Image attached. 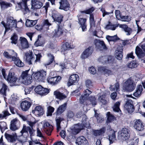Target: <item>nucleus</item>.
<instances>
[{
  "label": "nucleus",
  "instance_id": "de8ad7c7",
  "mask_svg": "<svg viewBox=\"0 0 145 145\" xmlns=\"http://www.w3.org/2000/svg\"><path fill=\"white\" fill-rule=\"evenodd\" d=\"M0 127L2 133L5 129H7V123L4 121L0 122Z\"/></svg>",
  "mask_w": 145,
  "mask_h": 145
},
{
  "label": "nucleus",
  "instance_id": "a211bd4d",
  "mask_svg": "<svg viewBox=\"0 0 145 145\" xmlns=\"http://www.w3.org/2000/svg\"><path fill=\"white\" fill-rule=\"evenodd\" d=\"M119 26L122 29L126 35L127 36L130 35L133 32V30L132 29L128 27V26L126 24H119Z\"/></svg>",
  "mask_w": 145,
  "mask_h": 145
},
{
  "label": "nucleus",
  "instance_id": "72a5a7b5",
  "mask_svg": "<svg viewBox=\"0 0 145 145\" xmlns=\"http://www.w3.org/2000/svg\"><path fill=\"white\" fill-rule=\"evenodd\" d=\"M98 70L100 72L103 73L105 75H109L112 73L110 71L101 66L98 67Z\"/></svg>",
  "mask_w": 145,
  "mask_h": 145
},
{
  "label": "nucleus",
  "instance_id": "6ab92c4d",
  "mask_svg": "<svg viewBox=\"0 0 145 145\" xmlns=\"http://www.w3.org/2000/svg\"><path fill=\"white\" fill-rule=\"evenodd\" d=\"M51 24L47 20H44L42 23V25H37L35 26V28L38 30H40L43 28L47 29Z\"/></svg>",
  "mask_w": 145,
  "mask_h": 145
},
{
  "label": "nucleus",
  "instance_id": "8fccbe9b",
  "mask_svg": "<svg viewBox=\"0 0 145 145\" xmlns=\"http://www.w3.org/2000/svg\"><path fill=\"white\" fill-rule=\"evenodd\" d=\"M119 24L118 25H112L109 24L106 26V28L107 29H110L112 30H115L116 27L119 26Z\"/></svg>",
  "mask_w": 145,
  "mask_h": 145
},
{
  "label": "nucleus",
  "instance_id": "dca6fc26",
  "mask_svg": "<svg viewBox=\"0 0 145 145\" xmlns=\"http://www.w3.org/2000/svg\"><path fill=\"white\" fill-rule=\"evenodd\" d=\"M18 78L14 76V74L11 72H9L7 76V80L13 85H17V81Z\"/></svg>",
  "mask_w": 145,
  "mask_h": 145
},
{
  "label": "nucleus",
  "instance_id": "aec40b11",
  "mask_svg": "<svg viewBox=\"0 0 145 145\" xmlns=\"http://www.w3.org/2000/svg\"><path fill=\"white\" fill-rule=\"evenodd\" d=\"M79 77L78 75L75 74L71 75L69 77L68 84L69 86L73 85L74 84L77 82L79 80Z\"/></svg>",
  "mask_w": 145,
  "mask_h": 145
},
{
  "label": "nucleus",
  "instance_id": "a19ab883",
  "mask_svg": "<svg viewBox=\"0 0 145 145\" xmlns=\"http://www.w3.org/2000/svg\"><path fill=\"white\" fill-rule=\"evenodd\" d=\"M0 4L1 8L3 9L12 6V5L11 3L5 1L0 2Z\"/></svg>",
  "mask_w": 145,
  "mask_h": 145
},
{
  "label": "nucleus",
  "instance_id": "a18cd8bd",
  "mask_svg": "<svg viewBox=\"0 0 145 145\" xmlns=\"http://www.w3.org/2000/svg\"><path fill=\"white\" fill-rule=\"evenodd\" d=\"M47 56L49 59L48 61L45 64L46 65H48L52 63L54 60V57L51 54L49 53L47 54Z\"/></svg>",
  "mask_w": 145,
  "mask_h": 145
},
{
  "label": "nucleus",
  "instance_id": "9d476101",
  "mask_svg": "<svg viewBox=\"0 0 145 145\" xmlns=\"http://www.w3.org/2000/svg\"><path fill=\"white\" fill-rule=\"evenodd\" d=\"M95 48L97 50L102 51L106 50L107 49L104 41L99 40H96L94 41Z\"/></svg>",
  "mask_w": 145,
  "mask_h": 145
},
{
  "label": "nucleus",
  "instance_id": "c756f323",
  "mask_svg": "<svg viewBox=\"0 0 145 145\" xmlns=\"http://www.w3.org/2000/svg\"><path fill=\"white\" fill-rule=\"evenodd\" d=\"M5 137L8 142H13L15 141L17 138V136L16 134L15 135H12L6 133L5 135Z\"/></svg>",
  "mask_w": 145,
  "mask_h": 145
},
{
  "label": "nucleus",
  "instance_id": "e433bc0d",
  "mask_svg": "<svg viewBox=\"0 0 145 145\" xmlns=\"http://www.w3.org/2000/svg\"><path fill=\"white\" fill-rule=\"evenodd\" d=\"M37 21V20H33L27 19L25 22V25L27 27H32L36 24Z\"/></svg>",
  "mask_w": 145,
  "mask_h": 145
},
{
  "label": "nucleus",
  "instance_id": "ddd939ff",
  "mask_svg": "<svg viewBox=\"0 0 145 145\" xmlns=\"http://www.w3.org/2000/svg\"><path fill=\"white\" fill-rule=\"evenodd\" d=\"M60 6L59 8L67 11L70 8V5L67 0H60L59 2Z\"/></svg>",
  "mask_w": 145,
  "mask_h": 145
},
{
  "label": "nucleus",
  "instance_id": "bf43d9fd",
  "mask_svg": "<svg viewBox=\"0 0 145 145\" xmlns=\"http://www.w3.org/2000/svg\"><path fill=\"white\" fill-rule=\"evenodd\" d=\"M62 120V119L60 118H59L56 120L57 129L58 132L61 128L60 124Z\"/></svg>",
  "mask_w": 145,
  "mask_h": 145
},
{
  "label": "nucleus",
  "instance_id": "603ef678",
  "mask_svg": "<svg viewBox=\"0 0 145 145\" xmlns=\"http://www.w3.org/2000/svg\"><path fill=\"white\" fill-rule=\"evenodd\" d=\"M60 66L62 70L64 68L68 69L70 66V63L69 62H65L64 63H60Z\"/></svg>",
  "mask_w": 145,
  "mask_h": 145
},
{
  "label": "nucleus",
  "instance_id": "473e14b6",
  "mask_svg": "<svg viewBox=\"0 0 145 145\" xmlns=\"http://www.w3.org/2000/svg\"><path fill=\"white\" fill-rule=\"evenodd\" d=\"M19 123V121L16 119H14L11 122L10 129L13 131H15L17 129V124Z\"/></svg>",
  "mask_w": 145,
  "mask_h": 145
},
{
  "label": "nucleus",
  "instance_id": "ea45409f",
  "mask_svg": "<svg viewBox=\"0 0 145 145\" xmlns=\"http://www.w3.org/2000/svg\"><path fill=\"white\" fill-rule=\"evenodd\" d=\"M66 103H64L63 104L59 106L57 110V114H59L63 112L66 109Z\"/></svg>",
  "mask_w": 145,
  "mask_h": 145
},
{
  "label": "nucleus",
  "instance_id": "f257e3e1",
  "mask_svg": "<svg viewBox=\"0 0 145 145\" xmlns=\"http://www.w3.org/2000/svg\"><path fill=\"white\" fill-rule=\"evenodd\" d=\"M21 0L16 4L15 8L16 10L22 9L24 14H26L31 10L39 9L43 6V3L39 0Z\"/></svg>",
  "mask_w": 145,
  "mask_h": 145
},
{
  "label": "nucleus",
  "instance_id": "09e8293b",
  "mask_svg": "<svg viewBox=\"0 0 145 145\" xmlns=\"http://www.w3.org/2000/svg\"><path fill=\"white\" fill-rule=\"evenodd\" d=\"M110 90L112 91H118L119 89V84L117 83L114 86H111L110 87Z\"/></svg>",
  "mask_w": 145,
  "mask_h": 145
},
{
  "label": "nucleus",
  "instance_id": "4c0bfd02",
  "mask_svg": "<svg viewBox=\"0 0 145 145\" xmlns=\"http://www.w3.org/2000/svg\"><path fill=\"white\" fill-rule=\"evenodd\" d=\"M74 48V46L71 45V44H69L67 42H66L64 44L61 48V51L64 52L69 50L70 49L72 48Z\"/></svg>",
  "mask_w": 145,
  "mask_h": 145
},
{
  "label": "nucleus",
  "instance_id": "0eeeda50",
  "mask_svg": "<svg viewBox=\"0 0 145 145\" xmlns=\"http://www.w3.org/2000/svg\"><path fill=\"white\" fill-rule=\"evenodd\" d=\"M129 136V130L126 128H123L121 131L118 132V137L123 140L128 139Z\"/></svg>",
  "mask_w": 145,
  "mask_h": 145
},
{
  "label": "nucleus",
  "instance_id": "39448f33",
  "mask_svg": "<svg viewBox=\"0 0 145 145\" xmlns=\"http://www.w3.org/2000/svg\"><path fill=\"white\" fill-rule=\"evenodd\" d=\"M136 84L131 78L128 79L124 84L123 89L126 91L131 92L135 89Z\"/></svg>",
  "mask_w": 145,
  "mask_h": 145
},
{
  "label": "nucleus",
  "instance_id": "79ce46f5",
  "mask_svg": "<svg viewBox=\"0 0 145 145\" xmlns=\"http://www.w3.org/2000/svg\"><path fill=\"white\" fill-rule=\"evenodd\" d=\"M105 95L102 94L98 97V100L99 102L103 105L107 104V101L105 98Z\"/></svg>",
  "mask_w": 145,
  "mask_h": 145
},
{
  "label": "nucleus",
  "instance_id": "7ed1b4c3",
  "mask_svg": "<svg viewBox=\"0 0 145 145\" xmlns=\"http://www.w3.org/2000/svg\"><path fill=\"white\" fill-rule=\"evenodd\" d=\"M91 93V91L88 89H86L85 91L84 94L82 95L80 98V103L84 105L92 104L93 105H96V99L95 96L89 97V95Z\"/></svg>",
  "mask_w": 145,
  "mask_h": 145
},
{
  "label": "nucleus",
  "instance_id": "3c124183",
  "mask_svg": "<svg viewBox=\"0 0 145 145\" xmlns=\"http://www.w3.org/2000/svg\"><path fill=\"white\" fill-rule=\"evenodd\" d=\"M107 122H110L114 120L115 119L114 116L112 114H111L110 112H108L107 113Z\"/></svg>",
  "mask_w": 145,
  "mask_h": 145
},
{
  "label": "nucleus",
  "instance_id": "5701e85b",
  "mask_svg": "<svg viewBox=\"0 0 145 145\" xmlns=\"http://www.w3.org/2000/svg\"><path fill=\"white\" fill-rule=\"evenodd\" d=\"M59 76H55L49 78L48 80V82L52 85L57 84L61 79Z\"/></svg>",
  "mask_w": 145,
  "mask_h": 145
},
{
  "label": "nucleus",
  "instance_id": "58836bf2",
  "mask_svg": "<svg viewBox=\"0 0 145 145\" xmlns=\"http://www.w3.org/2000/svg\"><path fill=\"white\" fill-rule=\"evenodd\" d=\"M135 53L137 56L139 58L145 56V53L142 51L139 47L138 46L136 48Z\"/></svg>",
  "mask_w": 145,
  "mask_h": 145
},
{
  "label": "nucleus",
  "instance_id": "69168bd1",
  "mask_svg": "<svg viewBox=\"0 0 145 145\" xmlns=\"http://www.w3.org/2000/svg\"><path fill=\"white\" fill-rule=\"evenodd\" d=\"M95 117H96L97 121L98 123H101L103 120V118L101 117L100 116L99 114H95Z\"/></svg>",
  "mask_w": 145,
  "mask_h": 145
},
{
  "label": "nucleus",
  "instance_id": "0e129e2a",
  "mask_svg": "<svg viewBox=\"0 0 145 145\" xmlns=\"http://www.w3.org/2000/svg\"><path fill=\"white\" fill-rule=\"evenodd\" d=\"M94 9L93 7H92L89 8L86 10L81 11L82 13H85L86 14H89L92 12L94 10Z\"/></svg>",
  "mask_w": 145,
  "mask_h": 145
},
{
  "label": "nucleus",
  "instance_id": "864d4df0",
  "mask_svg": "<svg viewBox=\"0 0 145 145\" xmlns=\"http://www.w3.org/2000/svg\"><path fill=\"white\" fill-rule=\"evenodd\" d=\"M18 39L17 36L15 34H14L11 38V40H12L11 42L12 44H16L17 42Z\"/></svg>",
  "mask_w": 145,
  "mask_h": 145
},
{
  "label": "nucleus",
  "instance_id": "4468645a",
  "mask_svg": "<svg viewBox=\"0 0 145 145\" xmlns=\"http://www.w3.org/2000/svg\"><path fill=\"white\" fill-rule=\"evenodd\" d=\"M32 103L31 101L26 100L22 101L20 104V107L24 111H28L31 106Z\"/></svg>",
  "mask_w": 145,
  "mask_h": 145
},
{
  "label": "nucleus",
  "instance_id": "5fc2aeb1",
  "mask_svg": "<svg viewBox=\"0 0 145 145\" xmlns=\"http://www.w3.org/2000/svg\"><path fill=\"white\" fill-rule=\"evenodd\" d=\"M63 18V16L61 15H59L57 16L55 18L54 17V20L58 22L59 24L62 21Z\"/></svg>",
  "mask_w": 145,
  "mask_h": 145
},
{
  "label": "nucleus",
  "instance_id": "bb28decb",
  "mask_svg": "<svg viewBox=\"0 0 145 145\" xmlns=\"http://www.w3.org/2000/svg\"><path fill=\"white\" fill-rule=\"evenodd\" d=\"M12 60L14 61L15 64L18 67H22L24 65V63L16 56H13L12 57Z\"/></svg>",
  "mask_w": 145,
  "mask_h": 145
},
{
  "label": "nucleus",
  "instance_id": "423d86ee",
  "mask_svg": "<svg viewBox=\"0 0 145 145\" xmlns=\"http://www.w3.org/2000/svg\"><path fill=\"white\" fill-rule=\"evenodd\" d=\"M28 71L23 72L21 75L22 82L24 84L28 85L32 82V77L31 75L28 73Z\"/></svg>",
  "mask_w": 145,
  "mask_h": 145
},
{
  "label": "nucleus",
  "instance_id": "6e6d98bb",
  "mask_svg": "<svg viewBox=\"0 0 145 145\" xmlns=\"http://www.w3.org/2000/svg\"><path fill=\"white\" fill-rule=\"evenodd\" d=\"M90 28H92L95 27V22L94 20V17L93 14H91L90 15Z\"/></svg>",
  "mask_w": 145,
  "mask_h": 145
},
{
  "label": "nucleus",
  "instance_id": "1a4fd4ad",
  "mask_svg": "<svg viewBox=\"0 0 145 145\" xmlns=\"http://www.w3.org/2000/svg\"><path fill=\"white\" fill-rule=\"evenodd\" d=\"M84 126L89 128V124L88 123L87 124H85L83 123L82 124L78 123L75 125L74 127L72 129V133L74 135L78 133L83 128Z\"/></svg>",
  "mask_w": 145,
  "mask_h": 145
},
{
  "label": "nucleus",
  "instance_id": "c9c22d12",
  "mask_svg": "<svg viewBox=\"0 0 145 145\" xmlns=\"http://www.w3.org/2000/svg\"><path fill=\"white\" fill-rule=\"evenodd\" d=\"M7 89V86L4 83H3L2 84V88L0 90V94L3 95L4 99H5V97L6 96V93Z\"/></svg>",
  "mask_w": 145,
  "mask_h": 145
},
{
  "label": "nucleus",
  "instance_id": "4d7b16f0",
  "mask_svg": "<svg viewBox=\"0 0 145 145\" xmlns=\"http://www.w3.org/2000/svg\"><path fill=\"white\" fill-rule=\"evenodd\" d=\"M54 108L53 107L49 106L48 108L47 116H51L54 112Z\"/></svg>",
  "mask_w": 145,
  "mask_h": 145
},
{
  "label": "nucleus",
  "instance_id": "c03bdc74",
  "mask_svg": "<svg viewBox=\"0 0 145 145\" xmlns=\"http://www.w3.org/2000/svg\"><path fill=\"white\" fill-rule=\"evenodd\" d=\"M115 56L119 60H121L123 57L122 54V49L120 51H119L118 50L115 51Z\"/></svg>",
  "mask_w": 145,
  "mask_h": 145
},
{
  "label": "nucleus",
  "instance_id": "2eb2a0df",
  "mask_svg": "<svg viewBox=\"0 0 145 145\" xmlns=\"http://www.w3.org/2000/svg\"><path fill=\"white\" fill-rule=\"evenodd\" d=\"M125 108L129 113H131L134 110L133 102L131 100H128L124 106Z\"/></svg>",
  "mask_w": 145,
  "mask_h": 145
},
{
  "label": "nucleus",
  "instance_id": "9b49d317",
  "mask_svg": "<svg viewBox=\"0 0 145 145\" xmlns=\"http://www.w3.org/2000/svg\"><path fill=\"white\" fill-rule=\"evenodd\" d=\"M35 91L37 93L41 95H45L49 92L48 89L44 88L41 85L36 86L35 89Z\"/></svg>",
  "mask_w": 145,
  "mask_h": 145
},
{
  "label": "nucleus",
  "instance_id": "a878e982",
  "mask_svg": "<svg viewBox=\"0 0 145 145\" xmlns=\"http://www.w3.org/2000/svg\"><path fill=\"white\" fill-rule=\"evenodd\" d=\"M77 141L78 145H89L88 140L84 136L78 138Z\"/></svg>",
  "mask_w": 145,
  "mask_h": 145
},
{
  "label": "nucleus",
  "instance_id": "b1692460",
  "mask_svg": "<svg viewBox=\"0 0 145 145\" xmlns=\"http://www.w3.org/2000/svg\"><path fill=\"white\" fill-rule=\"evenodd\" d=\"M109 133H108V139L110 141V144L113 143L115 139L116 136L115 131L112 129H108Z\"/></svg>",
  "mask_w": 145,
  "mask_h": 145
},
{
  "label": "nucleus",
  "instance_id": "f704fd0d",
  "mask_svg": "<svg viewBox=\"0 0 145 145\" xmlns=\"http://www.w3.org/2000/svg\"><path fill=\"white\" fill-rule=\"evenodd\" d=\"M142 88L141 85H138L136 91L133 94V95L135 97H139L141 94L142 91Z\"/></svg>",
  "mask_w": 145,
  "mask_h": 145
},
{
  "label": "nucleus",
  "instance_id": "412c9836",
  "mask_svg": "<svg viewBox=\"0 0 145 145\" xmlns=\"http://www.w3.org/2000/svg\"><path fill=\"white\" fill-rule=\"evenodd\" d=\"M20 46L23 49L27 48L29 47V44L27 39L24 37H20L19 39Z\"/></svg>",
  "mask_w": 145,
  "mask_h": 145
},
{
  "label": "nucleus",
  "instance_id": "49530a36",
  "mask_svg": "<svg viewBox=\"0 0 145 145\" xmlns=\"http://www.w3.org/2000/svg\"><path fill=\"white\" fill-rule=\"evenodd\" d=\"M120 104V103L119 101L115 103L112 107L113 110L114 112H118L120 111H121L119 108Z\"/></svg>",
  "mask_w": 145,
  "mask_h": 145
},
{
  "label": "nucleus",
  "instance_id": "20e7f679",
  "mask_svg": "<svg viewBox=\"0 0 145 145\" xmlns=\"http://www.w3.org/2000/svg\"><path fill=\"white\" fill-rule=\"evenodd\" d=\"M12 18L13 19V18H8L6 24L4 21H2L1 22V24L5 28V34L7 31L12 30L13 28H15L17 26L16 21Z\"/></svg>",
  "mask_w": 145,
  "mask_h": 145
},
{
  "label": "nucleus",
  "instance_id": "cd10ccee",
  "mask_svg": "<svg viewBox=\"0 0 145 145\" xmlns=\"http://www.w3.org/2000/svg\"><path fill=\"white\" fill-rule=\"evenodd\" d=\"M25 58L26 61L29 65L32 64L31 61L33 59L32 57V52L31 51H29L25 53Z\"/></svg>",
  "mask_w": 145,
  "mask_h": 145
},
{
  "label": "nucleus",
  "instance_id": "c85d7f7f",
  "mask_svg": "<svg viewBox=\"0 0 145 145\" xmlns=\"http://www.w3.org/2000/svg\"><path fill=\"white\" fill-rule=\"evenodd\" d=\"M54 95L57 98L60 100L63 99L67 97L65 94L61 93L58 90L54 91Z\"/></svg>",
  "mask_w": 145,
  "mask_h": 145
},
{
  "label": "nucleus",
  "instance_id": "13d9d810",
  "mask_svg": "<svg viewBox=\"0 0 145 145\" xmlns=\"http://www.w3.org/2000/svg\"><path fill=\"white\" fill-rule=\"evenodd\" d=\"M120 18H121V20L122 21L124 22H129L131 20V17L128 16H121Z\"/></svg>",
  "mask_w": 145,
  "mask_h": 145
},
{
  "label": "nucleus",
  "instance_id": "680f3d73",
  "mask_svg": "<svg viewBox=\"0 0 145 145\" xmlns=\"http://www.w3.org/2000/svg\"><path fill=\"white\" fill-rule=\"evenodd\" d=\"M67 61L70 62V63L71 64V67L73 69L75 68L77 65V62L76 61L73 59L70 60H69V59H68Z\"/></svg>",
  "mask_w": 145,
  "mask_h": 145
},
{
  "label": "nucleus",
  "instance_id": "2f4dec72",
  "mask_svg": "<svg viewBox=\"0 0 145 145\" xmlns=\"http://www.w3.org/2000/svg\"><path fill=\"white\" fill-rule=\"evenodd\" d=\"M3 55L7 58L8 59H12V57L13 56H16L17 53L14 52L13 50H10L9 53L7 52H5L3 53Z\"/></svg>",
  "mask_w": 145,
  "mask_h": 145
},
{
  "label": "nucleus",
  "instance_id": "f8f14e48",
  "mask_svg": "<svg viewBox=\"0 0 145 145\" xmlns=\"http://www.w3.org/2000/svg\"><path fill=\"white\" fill-rule=\"evenodd\" d=\"M133 127L138 131H142L145 129L143 122L140 119L136 120L134 122Z\"/></svg>",
  "mask_w": 145,
  "mask_h": 145
},
{
  "label": "nucleus",
  "instance_id": "f03ea898",
  "mask_svg": "<svg viewBox=\"0 0 145 145\" xmlns=\"http://www.w3.org/2000/svg\"><path fill=\"white\" fill-rule=\"evenodd\" d=\"M31 120L27 121V123L30 126H27L25 125H24L22 130L20 131L21 136V138L24 137V138L22 140L18 139V141L21 143H23L26 141V138L29 136L28 132L30 136L31 137L34 135L35 130L33 129V127L37 121L35 118L32 117L31 118Z\"/></svg>",
  "mask_w": 145,
  "mask_h": 145
},
{
  "label": "nucleus",
  "instance_id": "774afa93",
  "mask_svg": "<svg viewBox=\"0 0 145 145\" xmlns=\"http://www.w3.org/2000/svg\"><path fill=\"white\" fill-rule=\"evenodd\" d=\"M100 10L102 13V16L103 17H105L106 15H109L110 13L109 12L106 11L105 9L103 7L101 8Z\"/></svg>",
  "mask_w": 145,
  "mask_h": 145
},
{
  "label": "nucleus",
  "instance_id": "052dcab7",
  "mask_svg": "<svg viewBox=\"0 0 145 145\" xmlns=\"http://www.w3.org/2000/svg\"><path fill=\"white\" fill-rule=\"evenodd\" d=\"M137 66V64L134 61H133L129 63L127 65L128 67L130 68H135Z\"/></svg>",
  "mask_w": 145,
  "mask_h": 145
},
{
  "label": "nucleus",
  "instance_id": "7c9ffc66",
  "mask_svg": "<svg viewBox=\"0 0 145 145\" xmlns=\"http://www.w3.org/2000/svg\"><path fill=\"white\" fill-rule=\"evenodd\" d=\"M79 22L81 25L83 31H85L86 29V19L85 18H79Z\"/></svg>",
  "mask_w": 145,
  "mask_h": 145
},
{
  "label": "nucleus",
  "instance_id": "e2e57ef3",
  "mask_svg": "<svg viewBox=\"0 0 145 145\" xmlns=\"http://www.w3.org/2000/svg\"><path fill=\"white\" fill-rule=\"evenodd\" d=\"M10 115V114L7 111L5 110L3 111L2 113L0 114V119L4 118L7 116H9Z\"/></svg>",
  "mask_w": 145,
  "mask_h": 145
},
{
  "label": "nucleus",
  "instance_id": "4be33fe9",
  "mask_svg": "<svg viewBox=\"0 0 145 145\" xmlns=\"http://www.w3.org/2000/svg\"><path fill=\"white\" fill-rule=\"evenodd\" d=\"M93 52V49L91 47H89L86 49L82 54L81 57L82 59L87 58L91 55Z\"/></svg>",
  "mask_w": 145,
  "mask_h": 145
},
{
  "label": "nucleus",
  "instance_id": "6e6552de",
  "mask_svg": "<svg viewBox=\"0 0 145 145\" xmlns=\"http://www.w3.org/2000/svg\"><path fill=\"white\" fill-rule=\"evenodd\" d=\"M46 75V72L43 70H41L34 73V79L38 81H42L44 79Z\"/></svg>",
  "mask_w": 145,
  "mask_h": 145
},
{
  "label": "nucleus",
  "instance_id": "37998d69",
  "mask_svg": "<svg viewBox=\"0 0 145 145\" xmlns=\"http://www.w3.org/2000/svg\"><path fill=\"white\" fill-rule=\"evenodd\" d=\"M105 128L103 127L99 130H95L93 132V135L95 136L101 135L105 133Z\"/></svg>",
  "mask_w": 145,
  "mask_h": 145
},
{
  "label": "nucleus",
  "instance_id": "393cba45",
  "mask_svg": "<svg viewBox=\"0 0 145 145\" xmlns=\"http://www.w3.org/2000/svg\"><path fill=\"white\" fill-rule=\"evenodd\" d=\"M44 111L43 108L40 106H37L36 107L34 110L33 111V112L37 116H39L42 115L44 114Z\"/></svg>",
  "mask_w": 145,
  "mask_h": 145
},
{
  "label": "nucleus",
  "instance_id": "f3484780",
  "mask_svg": "<svg viewBox=\"0 0 145 145\" xmlns=\"http://www.w3.org/2000/svg\"><path fill=\"white\" fill-rule=\"evenodd\" d=\"M63 31V27L60 25H59L58 28L55 29L51 33V35L53 37H58L62 35Z\"/></svg>",
  "mask_w": 145,
  "mask_h": 145
},
{
  "label": "nucleus",
  "instance_id": "338daca9",
  "mask_svg": "<svg viewBox=\"0 0 145 145\" xmlns=\"http://www.w3.org/2000/svg\"><path fill=\"white\" fill-rule=\"evenodd\" d=\"M10 99L12 101V102H14L18 100V97L16 94H13L11 95Z\"/></svg>",
  "mask_w": 145,
  "mask_h": 145
}]
</instances>
